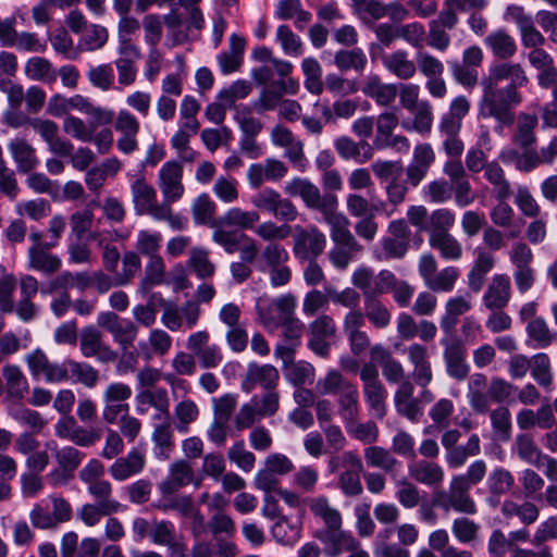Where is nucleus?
Wrapping results in <instances>:
<instances>
[{"instance_id": "f257e3e1", "label": "nucleus", "mask_w": 557, "mask_h": 557, "mask_svg": "<svg viewBox=\"0 0 557 557\" xmlns=\"http://www.w3.org/2000/svg\"><path fill=\"white\" fill-rule=\"evenodd\" d=\"M485 46L499 61L492 63L480 85L482 96L479 101V114L497 122L495 132L503 133L505 126L515 122L513 109L523 101L520 89L527 87L530 78L525 67L510 61L517 53L516 39L505 29H497L484 38Z\"/></svg>"}, {"instance_id": "f03ea898", "label": "nucleus", "mask_w": 557, "mask_h": 557, "mask_svg": "<svg viewBox=\"0 0 557 557\" xmlns=\"http://www.w3.org/2000/svg\"><path fill=\"white\" fill-rule=\"evenodd\" d=\"M284 193L289 197H300L308 209L320 212L330 225L334 247L350 251H362L363 247L348 228L349 220L337 212L338 199L334 194H322L320 188L305 177H293L284 185Z\"/></svg>"}, {"instance_id": "7ed1b4c3", "label": "nucleus", "mask_w": 557, "mask_h": 557, "mask_svg": "<svg viewBox=\"0 0 557 557\" xmlns=\"http://www.w3.org/2000/svg\"><path fill=\"white\" fill-rule=\"evenodd\" d=\"M362 393L374 417L383 419L386 414L387 391L380 380L376 364L367 362L360 369Z\"/></svg>"}, {"instance_id": "20e7f679", "label": "nucleus", "mask_w": 557, "mask_h": 557, "mask_svg": "<svg viewBox=\"0 0 557 557\" xmlns=\"http://www.w3.org/2000/svg\"><path fill=\"white\" fill-rule=\"evenodd\" d=\"M293 253L298 260L321 256L326 247V236L315 225L294 226Z\"/></svg>"}, {"instance_id": "39448f33", "label": "nucleus", "mask_w": 557, "mask_h": 557, "mask_svg": "<svg viewBox=\"0 0 557 557\" xmlns=\"http://www.w3.org/2000/svg\"><path fill=\"white\" fill-rule=\"evenodd\" d=\"M509 260L513 265V280L517 289L524 294L535 283V271L532 268L533 252L525 243L518 242L509 251Z\"/></svg>"}, {"instance_id": "423d86ee", "label": "nucleus", "mask_w": 557, "mask_h": 557, "mask_svg": "<svg viewBox=\"0 0 557 557\" xmlns=\"http://www.w3.org/2000/svg\"><path fill=\"white\" fill-rule=\"evenodd\" d=\"M25 362L34 379L44 377L47 383H62L69 381L63 362H52L46 352L36 348L25 356Z\"/></svg>"}, {"instance_id": "0eeeda50", "label": "nucleus", "mask_w": 557, "mask_h": 557, "mask_svg": "<svg viewBox=\"0 0 557 557\" xmlns=\"http://www.w3.org/2000/svg\"><path fill=\"white\" fill-rule=\"evenodd\" d=\"M79 348L85 358H96L101 363L114 362L119 357L117 351L103 342L102 333L94 325L81 331Z\"/></svg>"}, {"instance_id": "6e6552de", "label": "nucleus", "mask_w": 557, "mask_h": 557, "mask_svg": "<svg viewBox=\"0 0 557 557\" xmlns=\"http://www.w3.org/2000/svg\"><path fill=\"white\" fill-rule=\"evenodd\" d=\"M158 187L162 202H177L185 193L183 184V165L177 161L165 162L158 174Z\"/></svg>"}, {"instance_id": "1a4fd4ad", "label": "nucleus", "mask_w": 557, "mask_h": 557, "mask_svg": "<svg viewBox=\"0 0 557 557\" xmlns=\"http://www.w3.org/2000/svg\"><path fill=\"white\" fill-rule=\"evenodd\" d=\"M140 124L137 117L127 110H120L114 121V129L120 134L116 140L117 149L124 154H131L138 148Z\"/></svg>"}, {"instance_id": "9d476101", "label": "nucleus", "mask_w": 557, "mask_h": 557, "mask_svg": "<svg viewBox=\"0 0 557 557\" xmlns=\"http://www.w3.org/2000/svg\"><path fill=\"white\" fill-rule=\"evenodd\" d=\"M288 173V168L282 160L267 158L263 162L252 163L247 170V181L251 188H260L264 182H277Z\"/></svg>"}, {"instance_id": "9b49d317", "label": "nucleus", "mask_w": 557, "mask_h": 557, "mask_svg": "<svg viewBox=\"0 0 557 557\" xmlns=\"http://www.w3.org/2000/svg\"><path fill=\"white\" fill-rule=\"evenodd\" d=\"M444 351L446 373L456 381H463L469 375V366L466 361V349L459 339L443 338L441 341Z\"/></svg>"}, {"instance_id": "f8f14e48", "label": "nucleus", "mask_w": 557, "mask_h": 557, "mask_svg": "<svg viewBox=\"0 0 557 557\" xmlns=\"http://www.w3.org/2000/svg\"><path fill=\"white\" fill-rule=\"evenodd\" d=\"M136 411L138 414H147L150 408L156 410L154 420L170 416V398L163 387L140 389L135 396Z\"/></svg>"}, {"instance_id": "ddd939ff", "label": "nucleus", "mask_w": 557, "mask_h": 557, "mask_svg": "<svg viewBox=\"0 0 557 557\" xmlns=\"http://www.w3.org/2000/svg\"><path fill=\"white\" fill-rule=\"evenodd\" d=\"M150 540L156 545L166 546L172 556L186 557L187 546L177 539L175 525L169 520L152 519Z\"/></svg>"}, {"instance_id": "4468645a", "label": "nucleus", "mask_w": 557, "mask_h": 557, "mask_svg": "<svg viewBox=\"0 0 557 557\" xmlns=\"http://www.w3.org/2000/svg\"><path fill=\"white\" fill-rule=\"evenodd\" d=\"M131 195L134 210L137 214H148L151 218L161 208V202L157 200V191L144 176L137 177L131 184Z\"/></svg>"}, {"instance_id": "2eb2a0df", "label": "nucleus", "mask_w": 557, "mask_h": 557, "mask_svg": "<svg viewBox=\"0 0 557 557\" xmlns=\"http://www.w3.org/2000/svg\"><path fill=\"white\" fill-rule=\"evenodd\" d=\"M280 380L278 370L272 364H258L250 362L247 367L242 387L246 392H251L256 386L263 389H275Z\"/></svg>"}, {"instance_id": "dca6fc26", "label": "nucleus", "mask_w": 557, "mask_h": 557, "mask_svg": "<svg viewBox=\"0 0 557 557\" xmlns=\"http://www.w3.org/2000/svg\"><path fill=\"white\" fill-rule=\"evenodd\" d=\"M408 474L414 482L429 486L437 487L444 483V468L428 459L413 460L408 465Z\"/></svg>"}, {"instance_id": "f3484780", "label": "nucleus", "mask_w": 557, "mask_h": 557, "mask_svg": "<svg viewBox=\"0 0 557 557\" xmlns=\"http://www.w3.org/2000/svg\"><path fill=\"white\" fill-rule=\"evenodd\" d=\"M190 483H194V470L182 459L171 463L168 476L159 483L158 488L163 496H168Z\"/></svg>"}, {"instance_id": "a211bd4d", "label": "nucleus", "mask_w": 557, "mask_h": 557, "mask_svg": "<svg viewBox=\"0 0 557 557\" xmlns=\"http://www.w3.org/2000/svg\"><path fill=\"white\" fill-rule=\"evenodd\" d=\"M511 297L509 277L505 274H496L492 277L483 295V304L486 309L494 311L504 309Z\"/></svg>"}, {"instance_id": "6ab92c4d", "label": "nucleus", "mask_w": 557, "mask_h": 557, "mask_svg": "<svg viewBox=\"0 0 557 557\" xmlns=\"http://www.w3.org/2000/svg\"><path fill=\"white\" fill-rule=\"evenodd\" d=\"M8 150L20 173H29L38 164L36 149L24 137H14L8 144Z\"/></svg>"}, {"instance_id": "aec40b11", "label": "nucleus", "mask_w": 557, "mask_h": 557, "mask_svg": "<svg viewBox=\"0 0 557 557\" xmlns=\"http://www.w3.org/2000/svg\"><path fill=\"white\" fill-rule=\"evenodd\" d=\"M361 91L374 100L377 106L388 107L398 95V86L392 83H383L379 75L370 74L364 78Z\"/></svg>"}, {"instance_id": "412c9836", "label": "nucleus", "mask_w": 557, "mask_h": 557, "mask_svg": "<svg viewBox=\"0 0 557 557\" xmlns=\"http://www.w3.org/2000/svg\"><path fill=\"white\" fill-rule=\"evenodd\" d=\"M384 69L399 79L408 81L416 76L417 66L406 50L398 49L382 58Z\"/></svg>"}, {"instance_id": "4be33fe9", "label": "nucleus", "mask_w": 557, "mask_h": 557, "mask_svg": "<svg viewBox=\"0 0 557 557\" xmlns=\"http://www.w3.org/2000/svg\"><path fill=\"white\" fill-rule=\"evenodd\" d=\"M70 111L76 110L91 117V126L109 125L114 119V112L111 109L95 106L88 98L82 95L69 97Z\"/></svg>"}, {"instance_id": "5701e85b", "label": "nucleus", "mask_w": 557, "mask_h": 557, "mask_svg": "<svg viewBox=\"0 0 557 557\" xmlns=\"http://www.w3.org/2000/svg\"><path fill=\"white\" fill-rule=\"evenodd\" d=\"M145 467V457L137 449H132L125 457L117 458L110 466V474L115 481H125L138 474Z\"/></svg>"}, {"instance_id": "b1692460", "label": "nucleus", "mask_w": 557, "mask_h": 557, "mask_svg": "<svg viewBox=\"0 0 557 557\" xmlns=\"http://www.w3.org/2000/svg\"><path fill=\"white\" fill-rule=\"evenodd\" d=\"M49 246H30L27 251L28 268L45 274L58 272L62 265L61 259L48 251Z\"/></svg>"}, {"instance_id": "393cba45", "label": "nucleus", "mask_w": 557, "mask_h": 557, "mask_svg": "<svg viewBox=\"0 0 557 557\" xmlns=\"http://www.w3.org/2000/svg\"><path fill=\"white\" fill-rule=\"evenodd\" d=\"M472 308L470 295H459L449 298L445 304V313L441 318V327L446 333H450L458 323V318Z\"/></svg>"}, {"instance_id": "a878e982", "label": "nucleus", "mask_w": 557, "mask_h": 557, "mask_svg": "<svg viewBox=\"0 0 557 557\" xmlns=\"http://www.w3.org/2000/svg\"><path fill=\"white\" fill-rule=\"evenodd\" d=\"M172 336L162 329H152L148 334V342L139 343L145 360H150L152 356H165L172 348Z\"/></svg>"}, {"instance_id": "bb28decb", "label": "nucleus", "mask_w": 557, "mask_h": 557, "mask_svg": "<svg viewBox=\"0 0 557 557\" xmlns=\"http://www.w3.org/2000/svg\"><path fill=\"white\" fill-rule=\"evenodd\" d=\"M259 220L260 215L255 210L247 211L239 207H232L216 220V225L251 230Z\"/></svg>"}, {"instance_id": "cd10ccee", "label": "nucleus", "mask_w": 557, "mask_h": 557, "mask_svg": "<svg viewBox=\"0 0 557 557\" xmlns=\"http://www.w3.org/2000/svg\"><path fill=\"white\" fill-rule=\"evenodd\" d=\"M2 377L9 397L21 400L28 392V381L16 364H5L2 368Z\"/></svg>"}, {"instance_id": "c85d7f7f", "label": "nucleus", "mask_w": 557, "mask_h": 557, "mask_svg": "<svg viewBox=\"0 0 557 557\" xmlns=\"http://www.w3.org/2000/svg\"><path fill=\"white\" fill-rule=\"evenodd\" d=\"M355 384L350 382L337 369H330L324 376L320 377L315 383V392L321 396L341 395L352 387Z\"/></svg>"}, {"instance_id": "c756f323", "label": "nucleus", "mask_w": 557, "mask_h": 557, "mask_svg": "<svg viewBox=\"0 0 557 557\" xmlns=\"http://www.w3.org/2000/svg\"><path fill=\"white\" fill-rule=\"evenodd\" d=\"M307 504L314 517L323 520L327 531H331L332 529H339L342 527L341 512L330 505V502L325 496L309 498Z\"/></svg>"}, {"instance_id": "7c9ffc66", "label": "nucleus", "mask_w": 557, "mask_h": 557, "mask_svg": "<svg viewBox=\"0 0 557 557\" xmlns=\"http://www.w3.org/2000/svg\"><path fill=\"white\" fill-rule=\"evenodd\" d=\"M428 244L445 260L457 261L463 255L461 243L451 233L429 236Z\"/></svg>"}, {"instance_id": "2f4dec72", "label": "nucleus", "mask_w": 557, "mask_h": 557, "mask_svg": "<svg viewBox=\"0 0 557 557\" xmlns=\"http://www.w3.org/2000/svg\"><path fill=\"white\" fill-rule=\"evenodd\" d=\"M470 488L465 482L459 481L456 475L451 478L448 490L455 504V511L466 515L476 513V505L470 496Z\"/></svg>"}, {"instance_id": "473e14b6", "label": "nucleus", "mask_w": 557, "mask_h": 557, "mask_svg": "<svg viewBox=\"0 0 557 557\" xmlns=\"http://www.w3.org/2000/svg\"><path fill=\"white\" fill-rule=\"evenodd\" d=\"M363 457L369 467L381 469L387 473L395 471L400 466L399 460L382 446L370 445L366 447Z\"/></svg>"}, {"instance_id": "72a5a7b5", "label": "nucleus", "mask_w": 557, "mask_h": 557, "mask_svg": "<svg viewBox=\"0 0 557 557\" xmlns=\"http://www.w3.org/2000/svg\"><path fill=\"white\" fill-rule=\"evenodd\" d=\"M485 180L493 186L495 199H508L511 196V185L506 177L505 170L498 161L488 162L484 171Z\"/></svg>"}, {"instance_id": "f704fd0d", "label": "nucleus", "mask_w": 557, "mask_h": 557, "mask_svg": "<svg viewBox=\"0 0 557 557\" xmlns=\"http://www.w3.org/2000/svg\"><path fill=\"white\" fill-rule=\"evenodd\" d=\"M165 275V263L161 255L149 257L145 265V274L141 278L138 292L141 295L148 294V292L157 285H160L164 281Z\"/></svg>"}, {"instance_id": "c9c22d12", "label": "nucleus", "mask_w": 557, "mask_h": 557, "mask_svg": "<svg viewBox=\"0 0 557 557\" xmlns=\"http://www.w3.org/2000/svg\"><path fill=\"white\" fill-rule=\"evenodd\" d=\"M539 120L534 114L522 113L519 115L517 129L512 135V141L520 148H530L536 144L535 129Z\"/></svg>"}, {"instance_id": "e433bc0d", "label": "nucleus", "mask_w": 557, "mask_h": 557, "mask_svg": "<svg viewBox=\"0 0 557 557\" xmlns=\"http://www.w3.org/2000/svg\"><path fill=\"white\" fill-rule=\"evenodd\" d=\"M336 404L338 416L345 425L359 419V392L356 385L348 388V391L341 393L337 397Z\"/></svg>"}, {"instance_id": "4c0bfd02", "label": "nucleus", "mask_w": 557, "mask_h": 557, "mask_svg": "<svg viewBox=\"0 0 557 557\" xmlns=\"http://www.w3.org/2000/svg\"><path fill=\"white\" fill-rule=\"evenodd\" d=\"M325 543L331 544L326 553L332 556L338 555L342 550L352 552L360 546V543L349 533L339 529L326 531L325 536H318Z\"/></svg>"}, {"instance_id": "58836bf2", "label": "nucleus", "mask_w": 557, "mask_h": 557, "mask_svg": "<svg viewBox=\"0 0 557 557\" xmlns=\"http://www.w3.org/2000/svg\"><path fill=\"white\" fill-rule=\"evenodd\" d=\"M500 511L506 518L518 517L525 525L534 523L540 516L539 507L531 502L518 504L513 500L507 499L503 503Z\"/></svg>"}, {"instance_id": "ea45409f", "label": "nucleus", "mask_w": 557, "mask_h": 557, "mask_svg": "<svg viewBox=\"0 0 557 557\" xmlns=\"http://www.w3.org/2000/svg\"><path fill=\"white\" fill-rule=\"evenodd\" d=\"M486 486L491 498H499L512 490L515 486V479L509 470L503 467H496L490 472L486 480Z\"/></svg>"}, {"instance_id": "a19ab883", "label": "nucleus", "mask_w": 557, "mask_h": 557, "mask_svg": "<svg viewBox=\"0 0 557 557\" xmlns=\"http://www.w3.org/2000/svg\"><path fill=\"white\" fill-rule=\"evenodd\" d=\"M159 420L161 422L154 425L151 440L158 449V456L166 459L173 448L171 416Z\"/></svg>"}, {"instance_id": "79ce46f5", "label": "nucleus", "mask_w": 557, "mask_h": 557, "mask_svg": "<svg viewBox=\"0 0 557 557\" xmlns=\"http://www.w3.org/2000/svg\"><path fill=\"white\" fill-rule=\"evenodd\" d=\"M345 205L348 214L357 219L375 215L384 208L382 201L377 203L371 202L364 196L357 193L348 194L345 199Z\"/></svg>"}, {"instance_id": "37998d69", "label": "nucleus", "mask_w": 557, "mask_h": 557, "mask_svg": "<svg viewBox=\"0 0 557 557\" xmlns=\"http://www.w3.org/2000/svg\"><path fill=\"white\" fill-rule=\"evenodd\" d=\"M25 75L32 79L44 83H53L57 79V71L52 63L41 57H33L25 63Z\"/></svg>"}, {"instance_id": "c03bdc74", "label": "nucleus", "mask_w": 557, "mask_h": 557, "mask_svg": "<svg viewBox=\"0 0 557 557\" xmlns=\"http://www.w3.org/2000/svg\"><path fill=\"white\" fill-rule=\"evenodd\" d=\"M64 367L69 379L72 375L75 377L76 382L88 388H92L99 381L98 370L89 363L79 362L73 359H65Z\"/></svg>"}, {"instance_id": "a18cd8bd", "label": "nucleus", "mask_w": 557, "mask_h": 557, "mask_svg": "<svg viewBox=\"0 0 557 557\" xmlns=\"http://www.w3.org/2000/svg\"><path fill=\"white\" fill-rule=\"evenodd\" d=\"M456 215L448 208H438L430 213L425 233L429 236H438L450 233L455 226Z\"/></svg>"}, {"instance_id": "49530a36", "label": "nucleus", "mask_w": 557, "mask_h": 557, "mask_svg": "<svg viewBox=\"0 0 557 557\" xmlns=\"http://www.w3.org/2000/svg\"><path fill=\"white\" fill-rule=\"evenodd\" d=\"M334 63L336 67L342 72L355 70L356 72H362L368 63L366 53L360 48L351 50H339L334 55Z\"/></svg>"}, {"instance_id": "de8ad7c7", "label": "nucleus", "mask_w": 557, "mask_h": 557, "mask_svg": "<svg viewBox=\"0 0 557 557\" xmlns=\"http://www.w3.org/2000/svg\"><path fill=\"white\" fill-rule=\"evenodd\" d=\"M364 315L375 329L380 330L386 329L392 321L388 308L375 297L364 299Z\"/></svg>"}, {"instance_id": "09e8293b", "label": "nucleus", "mask_w": 557, "mask_h": 557, "mask_svg": "<svg viewBox=\"0 0 557 557\" xmlns=\"http://www.w3.org/2000/svg\"><path fill=\"white\" fill-rule=\"evenodd\" d=\"M513 450L520 459L536 467L540 466L541 460L545 457L535 444L533 437L527 433L517 435L513 444Z\"/></svg>"}, {"instance_id": "8fccbe9b", "label": "nucleus", "mask_w": 557, "mask_h": 557, "mask_svg": "<svg viewBox=\"0 0 557 557\" xmlns=\"http://www.w3.org/2000/svg\"><path fill=\"white\" fill-rule=\"evenodd\" d=\"M301 70L305 75V88L312 95L319 96L323 91L322 66L312 57L301 61Z\"/></svg>"}, {"instance_id": "3c124183", "label": "nucleus", "mask_w": 557, "mask_h": 557, "mask_svg": "<svg viewBox=\"0 0 557 557\" xmlns=\"http://www.w3.org/2000/svg\"><path fill=\"white\" fill-rule=\"evenodd\" d=\"M471 103L466 96H457L449 104V110L441 119V126L461 128L462 120L470 112Z\"/></svg>"}, {"instance_id": "603ef678", "label": "nucleus", "mask_w": 557, "mask_h": 557, "mask_svg": "<svg viewBox=\"0 0 557 557\" xmlns=\"http://www.w3.org/2000/svg\"><path fill=\"white\" fill-rule=\"evenodd\" d=\"M88 493L92 496L97 504L104 506L116 512L121 511L123 505L113 498L112 484L107 480H100L87 486Z\"/></svg>"}, {"instance_id": "864d4df0", "label": "nucleus", "mask_w": 557, "mask_h": 557, "mask_svg": "<svg viewBox=\"0 0 557 557\" xmlns=\"http://www.w3.org/2000/svg\"><path fill=\"white\" fill-rule=\"evenodd\" d=\"M459 278V270L456 267L448 265L428 280L425 286L434 293H449L455 288Z\"/></svg>"}, {"instance_id": "5fc2aeb1", "label": "nucleus", "mask_w": 557, "mask_h": 557, "mask_svg": "<svg viewBox=\"0 0 557 557\" xmlns=\"http://www.w3.org/2000/svg\"><path fill=\"white\" fill-rule=\"evenodd\" d=\"M200 110V103L193 96H185L180 106V126L197 134L200 123L197 120V113Z\"/></svg>"}, {"instance_id": "6e6d98bb", "label": "nucleus", "mask_w": 557, "mask_h": 557, "mask_svg": "<svg viewBox=\"0 0 557 557\" xmlns=\"http://www.w3.org/2000/svg\"><path fill=\"white\" fill-rule=\"evenodd\" d=\"M286 380L296 387L312 384L315 377L314 367L307 361L289 364L285 370Z\"/></svg>"}, {"instance_id": "4d7b16f0", "label": "nucleus", "mask_w": 557, "mask_h": 557, "mask_svg": "<svg viewBox=\"0 0 557 557\" xmlns=\"http://www.w3.org/2000/svg\"><path fill=\"white\" fill-rule=\"evenodd\" d=\"M531 375L541 387L550 389L554 376L550 360L546 354L540 352L532 357Z\"/></svg>"}, {"instance_id": "13d9d810", "label": "nucleus", "mask_w": 557, "mask_h": 557, "mask_svg": "<svg viewBox=\"0 0 557 557\" xmlns=\"http://www.w3.org/2000/svg\"><path fill=\"white\" fill-rule=\"evenodd\" d=\"M423 196L431 203H446L453 198V185L445 178L433 180L424 186Z\"/></svg>"}, {"instance_id": "bf43d9fd", "label": "nucleus", "mask_w": 557, "mask_h": 557, "mask_svg": "<svg viewBox=\"0 0 557 557\" xmlns=\"http://www.w3.org/2000/svg\"><path fill=\"white\" fill-rule=\"evenodd\" d=\"M199 416V408L191 399H183L174 407L175 428L178 432L185 433L190 423Z\"/></svg>"}, {"instance_id": "052dcab7", "label": "nucleus", "mask_w": 557, "mask_h": 557, "mask_svg": "<svg viewBox=\"0 0 557 557\" xmlns=\"http://www.w3.org/2000/svg\"><path fill=\"white\" fill-rule=\"evenodd\" d=\"M188 267L199 278L211 277L215 272V265L209 258V252L202 248H193L189 252Z\"/></svg>"}, {"instance_id": "680f3d73", "label": "nucleus", "mask_w": 557, "mask_h": 557, "mask_svg": "<svg viewBox=\"0 0 557 557\" xmlns=\"http://www.w3.org/2000/svg\"><path fill=\"white\" fill-rule=\"evenodd\" d=\"M398 125V116L395 112L385 111L377 116L376 135L373 145L379 149L386 148L387 139L393 135V131Z\"/></svg>"}, {"instance_id": "e2e57ef3", "label": "nucleus", "mask_w": 557, "mask_h": 557, "mask_svg": "<svg viewBox=\"0 0 557 557\" xmlns=\"http://www.w3.org/2000/svg\"><path fill=\"white\" fill-rule=\"evenodd\" d=\"M216 206L213 200L207 195L198 196L191 206V213L197 224H206L212 227V223L216 222L214 219Z\"/></svg>"}, {"instance_id": "0e129e2a", "label": "nucleus", "mask_w": 557, "mask_h": 557, "mask_svg": "<svg viewBox=\"0 0 557 557\" xmlns=\"http://www.w3.org/2000/svg\"><path fill=\"white\" fill-rule=\"evenodd\" d=\"M162 235L159 232L140 230L136 239V252L143 256L154 257L160 255Z\"/></svg>"}, {"instance_id": "69168bd1", "label": "nucleus", "mask_w": 557, "mask_h": 557, "mask_svg": "<svg viewBox=\"0 0 557 557\" xmlns=\"http://www.w3.org/2000/svg\"><path fill=\"white\" fill-rule=\"evenodd\" d=\"M110 334L120 349H129L137 338L138 325L132 320L121 319Z\"/></svg>"}, {"instance_id": "338daca9", "label": "nucleus", "mask_w": 557, "mask_h": 557, "mask_svg": "<svg viewBox=\"0 0 557 557\" xmlns=\"http://www.w3.org/2000/svg\"><path fill=\"white\" fill-rule=\"evenodd\" d=\"M252 91V85L248 81L238 79L233 82L228 87L223 88L216 96V99L232 109L237 100L247 98Z\"/></svg>"}, {"instance_id": "774afa93", "label": "nucleus", "mask_w": 557, "mask_h": 557, "mask_svg": "<svg viewBox=\"0 0 557 557\" xmlns=\"http://www.w3.org/2000/svg\"><path fill=\"white\" fill-rule=\"evenodd\" d=\"M389 531L385 530L377 534L373 544V554L375 557H410V552L399 543H389Z\"/></svg>"}]
</instances>
